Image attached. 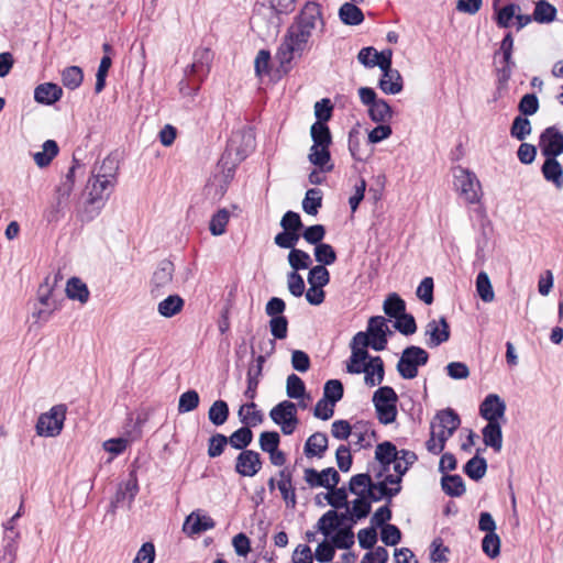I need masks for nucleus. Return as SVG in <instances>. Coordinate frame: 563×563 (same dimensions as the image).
<instances>
[{
  "label": "nucleus",
  "instance_id": "1",
  "mask_svg": "<svg viewBox=\"0 0 563 563\" xmlns=\"http://www.w3.org/2000/svg\"><path fill=\"white\" fill-rule=\"evenodd\" d=\"M349 518V511L338 512L334 509L328 510L318 520L317 528L324 537H331V543L335 549L349 550L354 544L353 525L355 520Z\"/></svg>",
  "mask_w": 563,
  "mask_h": 563
},
{
  "label": "nucleus",
  "instance_id": "2",
  "mask_svg": "<svg viewBox=\"0 0 563 563\" xmlns=\"http://www.w3.org/2000/svg\"><path fill=\"white\" fill-rule=\"evenodd\" d=\"M311 34V32L295 23L288 27L287 33L285 34L276 53V58L279 62V68L284 74H287L292 68V59L296 57L300 58L303 55V52L308 48V42Z\"/></svg>",
  "mask_w": 563,
  "mask_h": 563
},
{
  "label": "nucleus",
  "instance_id": "3",
  "mask_svg": "<svg viewBox=\"0 0 563 563\" xmlns=\"http://www.w3.org/2000/svg\"><path fill=\"white\" fill-rule=\"evenodd\" d=\"M428 351L418 345L406 346L396 364V369L402 379H413L418 376L419 367L428 364Z\"/></svg>",
  "mask_w": 563,
  "mask_h": 563
},
{
  "label": "nucleus",
  "instance_id": "4",
  "mask_svg": "<svg viewBox=\"0 0 563 563\" xmlns=\"http://www.w3.org/2000/svg\"><path fill=\"white\" fill-rule=\"evenodd\" d=\"M372 401L382 424H390L396 421L398 395L393 387L380 386L374 391Z\"/></svg>",
  "mask_w": 563,
  "mask_h": 563
},
{
  "label": "nucleus",
  "instance_id": "5",
  "mask_svg": "<svg viewBox=\"0 0 563 563\" xmlns=\"http://www.w3.org/2000/svg\"><path fill=\"white\" fill-rule=\"evenodd\" d=\"M67 406L58 404L38 416L35 430L40 437L54 438L60 434L66 420Z\"/></svg>",
  "mask_w": 563,
  "mask_h": 563
},
{
  "label": "nucleus",
  "instance_id": "6",
  "mask_svg": "<svg viewBox=\"0 0 563 563\" xmlns=\"http://www.w3.org/2000/svg\"><path fill=\"white\" fill-rule=\"evenodd\" d=\"M283 231L274 238V243L280 249L296 246L301 238L303 223L299 213L288 210L280 220Z\"/></svg>",
  "mask_w": 563,
  "mask_h": 563
},
{
  "label": "nucleus",
  "instance_id": "7",
  "mask_svg": "<svg viewBox=\"0 0 563 563\" xmlns=\"http://www.w3.org/2000/svg\"><path fill=\"white\" fill-rule=\"evenodd\" d=\"M269 418L274 423L280 426V430L285 435H290L299 423L297 405L290 400H283L271 409Z\"/></svg>",
  "mask_w": 563,
  "mask_h": 563
},
{
  "label": "nucleus",
  "instance_id": "8",
  "mask_svg": "<svg viewBox=\"0 0 563 563\" xmlns=\"http://www.w3.org/2000/svg\"><path fill=\"white\" fill-rule=\"evenodd\" d=\"M454 186L466 202L476 203L479 201L478 190H481V184L474 173L463 167H457L454 173Z\"/></svg>",
  "mask_w": 563,
  "mask_h": 563
},
{
  "label": "nucleus",
  "instance_id": "9",
  "mask_svg": "<svg viewBox=\"0 0 563 563\" xmlns=\"http://www.w3.org/2000/svg\"><path fill=\"white\" fill-rule=\"evenodd\" d=\"M375 460L377 462H406L407 465H413L418 461V455L413 451L406 449L398 450L390 441H384L376 445Z\"/></svg>",
  "mask_w": 563,
  "mask_h": 563
},
{
  "label": "nucleus",
  "instance_id": "10",
  "mask_svg": "<svg viewBox=\"0 0 563 563\" xmlns=\"http://www.w3.org/2000/svg\"><path fill=\"white\" fill-rule=\"evenodd\" d=\"M213 59V53L210 48H198L194 52V60L187 66L185 69V75L191 77L190 80H197L198 84L203 80V78L210 71V65Z\"/></svg>",
  "mask_w": 563,
  "mask_h": 563
},
{
  "label": "nucleus",
  "instance_id": "11",
  "mask_svg": "<svg viewBox=\"0 0 563 563\" xmlns=\"http://www.w3.org/2000/svg\"><path fill=\"white\" fill-rule=\"evenodd\" d=\"M539 146L545 158H556L563 154V133L554 125L548 126L540 134Z\"/></svg>",
  "mask_w": 563,
  "mask_h": 563
},
{
  "label": "nucleus",
  "instance_id": "12",
  "mask_svg": "<svg viewBox=\"0 0 563 563\" xmlns=\"http://www.w3.org/2000/svg\"><path fill=\"white\" fill-rule=\"evenodd\" d=\"M303 479L310 487L331 489L340 483L341 477L334 467H327L320 472L308 467L303 472Z\"/></svg>",
  "mask_w": 563,
  "mask_h": 563
},
{
  "label": "nucleus",
  "instance_id": "13",
  "mask_svg": "<svg viewBox=\"0 0 563 563\" xmlns=\"http://www.w3.org/2000/svg\"><path fill=\"white\" fill-rule=\"evenodd\" d=\"M115 181L101 176H92L88 180L89 199L88 203L97 205V209L100 210L103 207L104 201L110 197Z\"/></svg>",
  "mask_w": 563,
  "mask_h": 563
},
{
  "label": "nucleus",
  "instance_id": "14",
  "mask_svg": "<svg viewBox=\"0 0 563 563\" xmlns=\"http://www.w3.org/2000/svg\"><path fill=\"white\" fill-rule=\"evenodd\" d=\"M263 466L262 456L254 450H244L235 459L234 471L243 477L255 476Z\"/></svg>",
  "mask_w": 563,
  "mask_h": 563
},
{
  "label": "nucleus",
  "instance_id": "15",
  "mask_svg": "<svg viewBox=\"0 0 563 563\" xmlns=\"http://www.w3.org/2000/svg\"><path fill=\"white\" fill-rule=\"evenodd\" d=\"M175 272V266L169 260H163L158 263L151 279V294L159 296L170 285Z\"/></svg>",
  "mask_w": 563,
  "mask_h": 563
},
{
  "label": "nucleus",
  "instance_id": "16",
  "mask_svg": "<svg viewBox=\"0 0 563 563\" xmlns=\"http://www.w3.org/2000/svg\"><path fill=\"white\" fill-rule=\"evenodd\" d=\"M506 412V402L497 394H488L479 405V415L487 422H499Z\"/></svg>",
  "mask_w": 563,
  "mask_h": 563
},
{
  "label": "nucleus",
  "instance_id": "17",
  "mask_svg": "<svg viewBox=\"0 0 563 563\" xmlns=\"http://www.w3.org/2000/svg\"><path fill=\"white\" fill-rule=\"evenodd\" d=\"M426 334L430 335V341L428 342L430 347H437L449 341L451 330L446 318L440 317L438 321L434 319L429 321L426 328Z\"/></svg>",
  "mask_w": 563,
  "mask_h": 563
},
{
  "label": "nucleus",
  "instance_id": "18",
  "mask_svg": "<svg viewBox=\"0 0 563 563\" xmlns=\"http://www.w3.org/2000/svg\"><path fill=\"white\" fill-rule=\"evenodd\" d=\"M214 527L216 522L210 516L202 515L200 510H195L186 518L183 529L188 536H195Z\"/></svg>",
  "mask_w": 563,
  "mask_h": 563
},
{
  "label": "nucleus",
  "instance_id": "19",
  "mask_svg": "<svg viewBox=\"0 0 563 563\" xmlns=\"http://www.w3.org/2000/svg\"><path fill=\"white\" fill-rule=\"evenodd\" d=\"M317 21L323 23L321 5L317 2H307L294 23L312 33Z\"/></svg>",
  "mask_w": 563,
  "mask_h": 563
},
{
  "label": "nucleus",
  "instance_id": "20",
  "mask_svg": "<svg viewBox=\"0 0 563 563\" xmlns=\"http://www.w3.org/2000/svg\"><path fill=\"white\" fill-rule=\"evenodd\" d=\"M140 490L137 476L135 471L129 473L128 479L120 483L114 495L115 503L124 504L128 500V508L130 509L137 493Z\"/></svg>",
  "mask_w": 563,
  "mask_h": 563
},
{
  "label": "nucleus",
  "instance_id": "21",
  "mask_svg": "<svg viewBox=\"0 0 563 563\" xmlns=\"http://www.w3.org/2000/svg\"><path fill=\"white\" fill-rule=\"evenodd\" d=\"M63 89L57 84L44 82L35 87L34 100L37 103L52 106L60 100Z\"/></svg>",
  "mask_w": 563,
  "mask_h": 563
},
{
  "label": "nucleus",
  "instance_id": "22",
  "mask_svg": "<svg viewBox=\"0 0 563 563\" xmlns=\"http://www.w3.org/2000/svg\"><path fill=\"white\" fill-rule=\"evenodd\" d=\"M329 440L325 433L314 432L311 434L303 446V453L307 457H322L328 450Z\"/></svg>",
  "mask_w": 563,
  "mask_h": 563
},
{
  "label": "nucleus",
  "instance_id": "23",
  "mask_svg": "<svg viewBox=\"0 0 563 563\" xmlns=\"http://www.w3.org/2000/svg\"><path fill=\"white\" fill-rule=\"evenodd\" d=\"M494 9V21L498 27L507 29L510 26L512 19L516 16V12L520 11V7L517 3H508L503 8H499V0L493 1Z\"/></svg>",
  "mask_w": 563,
  "mask_h": 563
},
{
  "label": "nucleus",
  "instance_id": "24",
  "mask_svg": "<svg viewBox=\"0 0 563 563\" xmlns=\"http://www.w3.org/2000/svg\"><path fill=\"white\" fill-rule=\"evenodd\" d=\"M432 422L438 428L450 430L448 434H454L461 426V418L454 409L445 408L435 413Z\"/></svg>",
  "mask_w": 563,
  "mask_h": 563
},
{
  "label": "nucleus",
  "instance_id": "25",
  "mask_svg": "<svg viewBox=\"0 0 563 563\" xmlns=\"http://www.w3.org/2000/svg\"><path fill=\"white\" fill-rule=\"evenodd\" d=\"M541 173L547 181L553 183L558 189L563 188V168L556 158H545Z\"/></svg>",
  "mask_w": 563,
  "mask_h": 563
},
{
  "label": "nucleus",
  "instance_id": "26",
  "mask_svg": "<svg viewBox=\"0 0 563 563\" xmlns=\"http://www.w3.org/2000/svg\"><path fill=\"white\" fill-rule=\"evenodd\" d=\"M483 441L486 446H490L495 452L503 448V430L499 422H487L482 430Z\"/></svg>",
  "mask_w": 563,
  "mask_h": 563
},
{
  "label": "nucleus",
  "instance_id": "27",
  "mask_svg": "<svg viewBox=\"0 0 563 563\" xmlns=\"http://www.w3.org/2000/svg\"><path fill=\"white\" fill-rule=\"evenodd\" d=\"M339 18L345 25L355 26L364 21L363 11L354 2H345L339 9Z\"/></svg>",
  "mask_w": 563,
  "mask_h": 563
},
{
  "label": "nucleus",
  "instance_id": "28",
  "mask_svg": "<svg viewBox=\"0 0 563 563\" xmlns=\"http://www.w3.org/2000/svg\"><path fill=\"white\" fill-rule=\"evenodd\" d=\"M503 55V66L497 68V91L498 93L507 88L508 81L511 78L512 69L516 66L512 59V52H500Z\"/></svg>",
  "mask_w": 563,
  "mask_h": 563
},
{
  "label": "nucleus",
  "instance_id": "29",
  "mask_svg": "<svg viewBox=\"0 0 563 563\" xmlns=\"http://www.w3.org/2000/svg\"><path fill=\"white\" fill-rule=\"evenodd\" d=\"M441 487L450 497H461L466 492L465 483L457 474H444L441 478Z\"/></svg>",
  "mask_w": 563,
  "mask_h": 563
},
{
  "label": "nucleus",
  "instance_id": "30",
  "mask_svg": "<svg viewBox=\"0 0 563 563\" xmlns=\"http://www.w3.org/2000/svg\"><path fill=\"white\" fill-rule=\"evenodd\" d=\"M394 74L384 77V73L378 80L379 89L386 95H397L404 89V79L398 69H393Z\"/></svg>",
  "mask_w": 563,
  "mask_h": 563
},
{
  "label": "nucleus",
  "instance_id": "31",
  "mask_svg": "<svg viewBox=\"0 0 563 563\" xmlns=\"http://www.w3.org/2000/svg\"><path fill=\"white\" fill-rule=\"evenodd\" d=\"M479 449H477V453H479ZM463 472L473 481L478 482L482 479L487 472V461L485 457L476 454L471 457L465 465L463 466Z\"/></svg>",
  "mask_w": 563,
  "mask_h": 563
},
{
  "label": "nucleus",
  "instance_id": "32",
  "mask_svg": "<svg viewBox=\"0 0 563 563\" xmlns=\"http://www.w3.org/2000/svg\"><path fill=\"white\" fill-rule=\"evenodd\" d=\"M65 291L69 299L78 300L80 303H86L90 295L87 285L78 277L68 279Z\"/></svg>",
  "mask_w": 563,
  "mask_h": 563
},
{
  "label": "nucleus",
  "instance_id": "33",
  "mask_svg": "<svg viewBox=\"0 0 563 563\" xmlns=\"http://www.w3.org/2000/svg\"><path fill=\"white\" fill-rule=\"evenodd\" d=\"M308 159L321 172H332L334 168V165L330 164L331 153L329 147H317L314 150V146H311Z\"/></svg>",
  "mask_w": 563,
  "mask_h": 563
},
{
  "label": "nucleus",
  "instance_id": "34",
  "mask_svg": "<svg viewBox=\"0 0 563 563\" xmlns=\"http://www.w3.org/2000/svg\"><path fill=\"white\" fill-rule=\"evenodd\" d=\"M185 306V300L179 295H169L157 306L158 313L164 318H173Z\"/></svg>",
  "mask_w": 563,
  "mask_h": 563
},
{
  "label": "nucleus",
  "instance_id": "35",
  "mask_svg": "<svg viewBox=\"0 0 563 563\" xmlns=\"http://www.w3.org/2000/svg\"><path fill=\"white\" fill-rule=\"evenodd\" d=\"M558 10L548 0H539L536 2L533 10V20L541 24L551 23L556 19Z\"/></svg>",
  "mask_w": 563,
  "mask_h": 563
},
{
  "label": "nucleus",
  "instance_id": "36",
  "mask_svg": "<svg viewBox=\"0 0 563 563\" xmlns=\"http://www.w3.org/2000/svg\"><path fill=\"white\" fill-rule=\"evenodd\" d=\"M393 108L385 100L379 98L375 103L368 108V117L373 122L385 123L393 117Z\"/></svg>",
  "mask_w": 563,
  "mask_h": 563
},
{
  "label": "nucleus",
  "instance_id": "37",
  "mask_svg": "<svg viewBox=\"0 0 563 563\" xmlns=\"http://www.w3.org/2000/svg\"><path fill=\"white\" fill-rule=\"evenodd\" d=\"M230 416V409L227 401L219 399L216 400L209 408L208 419L209 421L216 426L220 427L224 424Z\"/></svg>",
  "mask_w": 563,
  "mask_h": 563
},
{
  "label": "nucleus",
  "instance_id": "38",
  "mask_svg": "<svg viewBox=\"0 0 563 563\" xmlns=\"http://www.w3.org/2000/svg\"><path fill=\"white\" fill-rule=\"evenodd\" d=\"M310 135L314 150L317 147H330L332 144V134L328 124L313 123L310 128Z\"/></svg>",
  "mask_w": 563,
  "mask_h": 563
},
{
  "label": "nucleus",
  "instance_id": "39",
  "mask_svg": "<svg viewBox=\"0 0 563 563\" xmlns=\"http://www.w3.org/2000/svg\"><path fill=\"white\" fill-rule=\"evenodd\" d=\"M228 439L229 444L233 449L241 450L242 452L244 450H247V446L252 443L253 431L251 430L250 427L243 424L241 428L235 430L230 437H228Z\"/></svg>",
  "mask_w": 563,
  "mask_h": 563
},
{
  "label": "nucleus",
  "instance_id": "40",
  "mask_svg": "<svg viewBox=\"0 0 563 563\" xmlns=\"http://www.w3.org/2000/svg\"><path fill=\"white\" fill-rule=\"evenodd\" d=\"M286 394L290 399H311V396L306 391L305 382L296 374H290L286 380Z\"/></svg>",
  "mask_w": 563,
  "mask_h": 563
},
{
  "label": "nucleus",
  "instance_id": "41",
  "mask_svg": "<svg viewBox=\"0 0 563 563\" xmlns=\"http://www.w3.org/2000/svg\"><path fill=\"white\" fill-rule=\"evenodd\" d=\"M287 250H290L287 258L292 268L291 272L298 273V271L307 269L311 266L312 260L307 252L296 249V246L288 247Z\"/></svg>",
  "mask_w": 563,
  "mask_h": 563
},
{
  "label": "nucleus",
  "instance_id": "42",
  "mask_svg": "<svg viewBox=\"0 0 563 563\" xmlns=\"http://www.w3.org/2000/svg\"><path fill=\"white\" fill-rule=\"evenodd\" d=\"M532 132V125L528 117L518 114L514 118L510 126L511 137L518 141H525Z\"/></svg>",
  "mask_w": 563,
  "mask_h": 563
},
{
  "label": "nucleus",
  "instance_id": "43",
  "mask_svg": "<svg viewBox=\"0 0 563 563\" xmlns=\"http://www.w3.org/2000/svg\"><path fill=\"white\" fill-rule=\"evenodd\" d=\"M385 314L389 318H397L406 311V301L397 294H389L383 305Z\"/></svg>",
  "mask_w": 563,
  "mask_h": 563
},
{
  "label": "nucleus",
  "instance_id": "44",
  "mask_svg": "<svg viewBox=\"0 0 563 563\" xmlns=\"http://www.w3.org/2000/svg\"><path fill=\"white\" fill-rule=\"evenodd\" d=\"M322 206V191L318 188L308 189L302 200V209L307 214L316 216Z\"/></svg>",
  "mask_w": 563,
  "mask_h": 563
},
{
  "label": "nucleus",
  "instance_id": "45",
  "mask_svg": "<svg viewBox=\"0 0 563 563\" xmlns=\"http://www.w3.org/2000/svg\"><path fill=\"white\" fill-rule=\"evenodd\" d=\"M344 395V386L339 379H329L323 386V399L335 406Z\"/></svg>",
  "mask_w": 563,
  "mask_h": 563
},
{
  "label": "nucleus",
  "instance_id": "46",
  "mask_svg": "<svg viewBox=\"0 0 563 563\" xmlns=\"http://www.w3.org/2000/svg\"><path fill=\"white\" fill-rule=\"evenodd\" d=\"M84 80L82 69L78 66H68L62 71L63 85L70 89H77Z\"/></svg>",
  "mask_w": 563,
  "mask_h": 563
},
{
  "label": "nucleus",
  "instance_id": "47",
  "mask_svg": "<svg viewBox=\"0 0 563 563\" xmlns=\"http://www.w3.org/2000/svg\"><path fill=\"white\" fill-rule=\"evenodd\" d=\"M313 254L319 265H323L324 267L332 265L338 258L335 250L328 243L317 244L314 246Z\"/></svg>",
  "mask_w": 563,
  "mask_h": 563
},
{
  "label": "nucleus",
  "instance_id": "48",
  "mask_svg": "<svg viewBox=\"0 0 563 563\" xmlns=\"http://www.w3.org/2000/svg\"><path fill=\"white\" fill-rule=\"evenodd\" d=\"M84 165L80 164V162L74 156L73 157V165L70 166L68 173L65 176V179L63 183L57 187V194L60 197H65L67 199L73 191L74 185H75V173L78 168L82 167Z\"/></svg>",
  "mask_w": 563,
  "mask_h": 563
},
{
  "label": "nucleus",
  "instance_id": "49",
  "mask_svg": "<svg viewBox=\"0 0 563 563\" xmlns=\"http://www.w3.org/2000/svg\"><path fill=\"white\" fill-rule=\"evenodd\" d=\"M476 291L484 302H492L494 300L495 294L487 273H478L476 277Z\"/></svg>",
  "mask_w": 563,
  "mask_h": 563
},
{
  "label": "nucleus",
  "instance_id": "50",
  "mask_svg": "<svg viewBox=\"0 0 563 563\" xmlns=\"http://www.w3.org/2000/svg\"><path fill=\"white\" fill-rule=\"evenodd\" d=\"M329 492L322 494L327 499L328 504L335 509L347 508V490L345 487H336L334 486Z\"/></svg>",
  "mask_w": 563,
  "mask_h": 563
},
{
  "label": "nucleus",
  "instance_id": "51",
  "mask_svg": "<svg viewBox=\"0 0 563 563\" xmlns=\"http://www.w3.org/2000/svg\"><path fill=\"white\" fill-rule=\"evenodd\" d=\"M394 328L402 335L409 336L416 333L417 322L411 313L405 311L404 313L395 318Z\"/></svg>",
  "mask_w": 563,
  "mask_h": 563
},
{
  "label": "nucleus",
  "instance_id": "52",
  "mask_svg": "<svg viewBox=\"0 0 563 563\" xmlns=\"http://www.w3.org/2000/svg\"><path fill=\"white\" fill-rule=\"evenodd\" d=\"M199 402L200 397L197 390L189 389L180 395L177 410L179 413H187L194 411L195 409L198 408Z\"/></svg>",
  "mask_w": 563,
  "mask_h": 563
},
{
  "label": "nucleus",
  "instance_id": "53",
  "mask_svg": "<svg viewBox=\"0 0 563 563\" xmlns=\"http://www.w3.org/2000/svg\"><path fill=\"white\" fill-rule=\"evenodd\" d=\"M230 219V213L227 209L218 210L211 218L209 230L212 235L218 236L225 232L227 224Z\"/></svg>",
  "mask_w": 563,
  "mask_h": 563
},
{
  "label": "nucleus",
  "instance_id": "54",
  "mask_svg": "<svg viewBox=\"0 0 563 563\" xmlns=\"http://www.w3.org/2000/svg\"><path fill=\"white\" fill-rule=\"evenodd\" d=\"M540 102L536 93H526L521 97L518 103L519 114L525 117L533 115L538 112Z\"/></svg>",
  "mask_w": 563,
  "mask_h": 563
},
{
  "label": "nucleus",
  "instance_id": "55",
  "mask_svg": "<svg viewBox=\"0 0 563 563\" xmlns=\"http://www.w3.org/2000/svg\"><path fill=\"white\" fill-rule=\"evenodd\" d=\"M325 233L327 230L323 224H313L310 227L303 225L301 236L307 243L316 246L317 244L323 243L322 241L325 236Z\"/></svg>",
  "mask_w": 563,
  "mask_h": 563
},
{
  "label": "nucleus",
  "instance_id": "56",
  "mask_svg": "<svg viewBox=\"0 0 563 563\" xmlns=\"http://www.w3.org/2000/svg\"><path fill=\"white\" fill-rule=\"evenodd\" d=\"M333 103L329 98H323L314 103V123L327 124L333 115Z\"/></svg>",
  "mask_w": 563,
  "mask_h": 563
},
{
  "label": "nucleus",
  "instance_id": "57",
  "mask_svg": "<svg viewBox=\"0 0 563 563\" xmlns=\"http://www.w3.org/2000/svg\"><path fill=\"white\" fill-rule=\"evenodd\" d=\"M330 283V273L323 265L312 266L308 274V284L316 287H324Z\"/></svg>",
  "mask_w": 563,
  "mask_h": 563
},
{
  "label": "nucleus",
  "instance_id": "58",
  "mask_svg": "<svg viewBox=\"0 0 563 563\" xmlns=\"http://www.w3.org/2000/svg\"><path fill=\"white\" fill-rule=\"evenodd\" d=\"M373 64L374 67L377 66L382 70V73H384V77H387L388 74L393 75V49L385 48L380 52L376 51Z\"/></svg>",
  "mask_w": 563,
  "mask_h": 563
},
{
  "label": "nucleus",
  "instance_id": "59",
  "mask_svg": "<svg viewBox=\"0 0 563 563\" xmlns=\"http://www.w3.org/2000/svg\"><path fill=\"white\" fill-rule=\"evenodd\" d=\"M229 444V439L222 433H214L208 440V456L214 459L220 456L225 446Z\"/></svg>",
  "mask_w": 563,
  "mask_h": 563
},
{
  "label": "nucleus",
  "instance_id": "60",
  "mask_svg": "<svg viewBox=\"0 0 563 563\" xmlns=\"http://www.w3.org/2000/svg\"><path fill=\"white\" fill-rule=\"evenodd\" d=\"M500 544L497 533H486L482 540V550L489 559H495L500 554Z\"/></svg>",
  "mask_w": 563,
  "mask_h": 563
},
{
  "label": "nucleus",
  "instance_id": "61",
  "mask_svg": "<svg viewBox=\"0 0 563 563\" xmlns=\"http://www.w3.org/2000/svg\"><path fill=\"white\" fill-rule=\"evenodd\" d=\"M402 533L396 525H387L380 528V540L385 545L394 547L401 541Z\"/></svg>",
  "mask_w": 563,
  "mask_h": 563
},
{
  "label": "nucleus",
  "instance_id": "62",
  "mask_svg": "<svg viewBox=\"0 0 563 563\" xmlns=\"http://www.w3.org/2000/svg\"><path fill=\"white\" fill-rule=\"evenodd\" d=\"M260 448L263 452L275 451L280 443V435L277 431H263L258 439Z\"/></svg>",
  "mask_w": 563,
  "mask_h": 563
},
{
  "label": "nucleus",
  "instance_id": "63",
  "mask_svg": "<svg viewBox=\"0 0 563 563\" xmlns=\"http://www.w3.org/2000/svg\"><path fill=\"white\" fill-rule=\"evenodd\" d=\"M269 330L275 340H284L288 334V319L285 316L271 318Z\"/></svg>",
  "mask_w": 563,
  "mask_h": 563
},
{
  "label": "nucleus",
  "instance_id": "64",
  "mask_svg": "<svg viewBox=\"0 0 563 563\" xmlns=\"http://www.w3.org/2000/svg\"><path fill=\"white\" fill-rule=\"evenodd\" d=\"M433 288L434 283L432 277H424L417 288V297L420 300H422L426 305H431L434 300Z\"/></svg>",
  "mask_w": 563,
  "mask_h": 563
}]
</instances>
